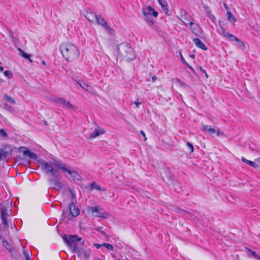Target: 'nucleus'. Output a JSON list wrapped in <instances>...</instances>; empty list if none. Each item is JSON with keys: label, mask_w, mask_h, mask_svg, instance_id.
Instances as JSON below:
<instances>
[{"label": "nucleus", "mask_w": 260, "mask_h": 260, "mask_svg": "<svg viewBox=\"0 0 260 260\" xmlns=\"http://www.w3.org/2000/svg\"><path fill=\"white\" fill-rule=\"evenodd\" d=\"M95 22H96L98 24L101 25L107 30H113L112 29L108 24L107 22L101 15L97 16Z\"/></svg>", "instance_id": "11"}, {"label": "nucleus", "mask_w": 260, "mask_h": 260, "mask_svg": "<svg viewBox=\"0 0 260 260\" xmlns=\"http://www.w3.org/2000/svg\"><path fill=\"white\" fill-rule=\"evenodd\" d=\"M97 15L95 13L92 12L91 11H87L86 14L85 15V17L90 22H94L97 17Z\"/></svg>", "instance_id": "20"}, {"label": "nucleus", "mask_w": 260, "mask_h": 260, "mask_svg": "<svg viewBox=\"0 0 260 260\" xmlns=\"http://www.w3.org/2000/svg\"><path fill=\"white\" fill-rule=\"evenodd\" d=\"M12 149L9 145H5L0 147V160L7 158L12 154Z\"/></svg>", "instance_id": "10"}, {"label": "nucleus", "mask_w": 260, "mask_h": 260, "mask_svg": "<svg viewBox=\"0 0 260 260\" xmlns=\"http://www.w3.org/2000/svg\"><path fill=\"white\" fill-rule=\"evenodd\" d=\"M224 6L225 7V8L226 9V10L228 11L229 8L227 6V5L225 4H224Z\"/></svg>", "instance_id": "47"}, {"label": "nucleus", "mask_w": 260, "mask_h": 260, "mask_svg": "<svg viewBox=\"0 0 260 260\" xmlns=\"http://www.w3.org/2000/svg\"><path fill=\"white\" fill-rule=\"evenodd\" d=\"M137 107H138L141 104L140 102H139L138 100H137V102H135Z\"/></svg>", "instance_id": "45"}, {"label": "nucleus", "mask_w": 260, "mask_h": 260, "mask_svg": "<svg viewBox=\"0 0 260 260\" xmlns=\"http://www.w3.org/2000/svg\"><path fill=\"white\" fill-rule=\"evenodd\" d=\"M18 51L19 52V54L20 56H21L24 58L28 59L30 62L32 61V60L30 58V55L25 53L20 48H18Z\"/></svg>", "instance_id": "27"}, {"label": "nucleus", "mask_w": 260, "mask_h": 260, "mask_svg": "<svg viewBox=\"0 0 260 260\" xmlns=\"http://www.w3.org/2000/svg\"><path fill=\"white\" fill-rule=\"evenodd\" d=\"M199 69L202 72L206 73V71L204 69H203L201 67H199Z\"/></svg>", "instance_id": "46"}, {"label": "nucleus", "mask_w": 260, "mask_h": 260, "mask_svg": "<svg viewBox=\"0 0 260 260\" xmlns=\"http://www.w3.org/2000/svg\"><path fill=\"white\" fill-rule=\"evenodd\" d=\"M76 81L83 89L88 91H90L91 90V87L86 83L81 80H76Z\"/></svg>", "instance_id": "24"}, {"label": "nucleus", "mask_w": 260, "mask_h": 260, "mask_svg": "<svg viewBox=\"0 0 260 260\" xmlns=\"http://www.w3.org/2000/svg\"><path fill=\"white\" fill-rule=\"evenodd\" d=\"M69 208L70 213L73 217H76L79 215L80 214V210L76 206L74 202L70 204Z\"/></svg>", "instance_id": "15"}, {"label": "nucleus", "mask_w": 260, "mask_h": 260, "mask_svg": "<svg viewBox=\"0 0 260 260\" xmlns=\"http://www.w3.org/2000/svg\"><path fill=\"white\" fill-rule=\"evenodd\" d=\"M48 181L51 183L53 188L57 189H60L62 187L61 183L57 180L53 178H49L48 179Z\"/></svg>", "instance_id": "19"}, {"label": "nucleus", "mask_w": 260, "mask_h": 260, "mask_svg": "<svg viewBox=\"0 0 260 260\" xmlns=\"http://www.w3.org/2000/svg\"><path fill=\"white\" fill-rule=\"evenodd\" d=\"M60 50L64 58L68 61H71L77 59L80 55L78 49L72 43L61 44Z\"/></svg>", "instance_id": "1"}, {"label": "nucleus", "mask_w": 260, "mask_h": 260, "mask_svg": "<svg viewBox=\"0 0 260 260\" xmlns=\"http://www.w3.org/2000/svg\"><path fill=\"white\" fill-rule=\"evenodd\" d=\"M193 42L198 47L204 50H207V47L204 44V43L199 39L194 38L193 39Z\"/></svg>", "instance_id": "22"}, {"label": "nucleus", "mask_w": 260, "mask_h": 260, "mask_svg": "<svg viewBox=\"0 0 260 260\" xmlns=\"http://www.w3.org/2000/svg\"><path fill=\"white\" fill-rule=\"evenodd\" d=\"M4 70V68L2 66H0V72H2Z\"/></svg>", "instance_id": "49"}, {"label": "nucleus", "mask_w": 260, "mask_h": 260, "mask_svg": "<svg viewBox=\"0 0 260 260\" xmlns=\"http://www.w3.org/2000/svg\"><path fill=\"white\" fill-rule=\"evenodd\" d=\"M228 20L230 21V22H235L237 21V19H236V18L233 16V15L232 14V13L228 11Z\"/></svg>", "instance_id": "33"}, {"label": "nucleus", "mask_w": 260, "mask_h": 260, "mask_svg": "<svg viewBox=\"0 0 260 260\" xmlns=\"http://www.w3.org/2000/svg\"><path fill=\"white\" fill-rule=\"evenodd\" d=\"M39 163L41 166L42 170L46 174H50L55 178H58L59 174L57 170L54 169L53 167L59 169L57 166L58 163L63 164L60 160L54 159L53 161L48 162L45 160L41 159L39 160Z\"/></svg>", "instance_id": "2"}, {"label": "nucleus", "mask_w": 260, "mask_h": 260, "mask_svg": "<svg viewBox=\"0 0 260 260\" xmlns=\"http://www.w3.org/2000/svg\"><path fill=\"white\" fill-rule=\"evenodd\" d=\"M119 53L127 61L135 59L136 55L133 49L126 43H122L117 47Z\"/></svg>", "instance_id": "3"}, {"label": "nucleus", "mask_w": 260, "mask_h": 260, "mask_svg": "<svg viewBox=\"0 0 260 260\" xmlns=\"http://www.w3.org/2000/svg\"><path fill=\"white\" fill-rule=\"evenodd\" d=\"M1 238H2V236L0 235V239H1Z\"/></svg>", "instance_id": "57"}, {"label": "nucleus", "mask_w": 260, "mask_h": 260, "mask_svg": "<svg viewBox=\"0 0 260 260\" xmlns=\"http://www.w3.org/2000/svg\"><path fill=\"white\" fill-rule=\"evenodd\" d=\"M157 80V77L156 76H154L152 78V80L153 82H154Z\"/></svg>", "instance_id": "44"}, {"label": "nucleus", "mask_w": 260, "mask_h": 260, "mask_svg": "<svg viewBox=\"0 0 260 260\" xmlns=\"http://www.w3.org/2000/svg\"><path fill=\"white\" fill-rule=\"evenodd\" d=\"M236 40H235V41L238 43V46H239V47H240V48H242V47H245V45H244V44L243 43V42H242L241 41H240V40L238 38H236Z\"/></svg>", "instance_id": "38"}, {"label": "nucleus", "mask_w": 260, "mask_h": 260, "mask_svg": "<svg viewBox=\"0 0 260 260\" xmlns=\"http://www.w3.org/2000/svg\"><path fill=\"white\" fill-rule=\"evenodd\" d=\"M142 13L145 20L148 23L151 25L153 24L154 21L150 16H153L154 17H157L158 16V13L152 7L149 6H147L143 8Z\"/></svg>", "instance_id": "5"}, {"label": "nucleus", "mask_w": 260, "mask_h": 260, "mask_svg": "<svg viewBox=\"0 0 260 260\" xmlns=\"http://www.w3.org/2000/svg\"><path fill=\"white\" fill-rule=\"evenodd\" d=\"M71 196L72 197V200H73V201H74V200H75V199H76L75 193L74 192L71 191Z\"/></svg>", "instance_id": "41"}, {"label": "nucleus", "mask_w": 260, "mask_h": 260, "mask_svg": "<svg viewBox=\"0 0 260 260\" xmlns=\"http://www.w3.org/2000/svg\"><path fill=\"white\" fill-rule=\"evenodd\" d=\"M42 63H43V64H44V65H45V64H46L45 61L44 60H43V61H42Z\"/></svg>", "instance_id": "53"}, {"label": "nucleus", "mask_w": 260, "mask_h": 260, "mask_svg": "<svg viewBox=\"0 0 260 260\" xmlns=\"http://www.w3.org/2000/svg\"><path fill=\"white\" fill-rule=\"evenodd\" d=\"M211 19L213 20L214 19H215V16H214L213 15H212L211 17Z\"/></svg>", "instance_id": "48"}, {"label": "nucleus", "mask_w": 260, "mask_h": 260, "mask_svg": "<svg viewBox=\"0 0 260 260\" xmlns=\"http://www.w3.org/2000/svg\"><path fill=\"white\" fill-rule=\"evenodd\" d=\"M89 210L95 217L106 218L108 216V214L99 206L90 207Z\"/></svg>", "instance_id": "9"}, {"label": "nucleus", "mask_w": 260, "mask_h": 260, "mask_svg": "<svg viewBox=\"0 0 260 260\" xmlns=\"http://www.w3.org/2000/svg\"><path fill=\"white\" fill-rule=\"evenodd\" d=\"M19 151L23 153V155L25 156H27L28 158L36 160L37 158V156L35 153L30 151L29 149L25 147H20L19 148Z\"/></svg>", "instance_id": "12"}, {"label": "nucleus", "mask_w": 260, "mask_h": 260, "mask_svg": "<svg viewBox=\"0 0 260 260\" xmlns=\"http://www.w3.org/2000/svg\"><path fill=\"white\" fill-rule=\"evenodd\" d=\"M205 74V76L207 78H208V75L207 74V73L206 72V73H204Z\"/></svg>", "instance_id": "52"}, {"label": "nucleus", "mask_w": 260, "mask_h": 260, "mask_svg": "<svg viewBox=\"0 0 260 260\" xmlns=\"http://www.w3.org/2000/svg\"><path fill=\"white\" fill-rule=\"evenodd\" d=\"M89 187L91 190H93L94 189H95L96 190H98L105 191V189L104 187H100L95 182L91 183L89 185Z\"/></svg>", "instance_id": "26"}, {"label": "nucleus", "mask_w": 260, "mask_h": 260, "mask_svg": "<svg viewBox=\"0 0 260 260\" xmlns=\"http://www.w3.org/2000/svg\"><path fill=\"white\" fill-rule=\"evenodd\" d=\"M241 160L243 162H245L246 164H248L250 166H251L255 168H257L259 167L258 165L256 164L255 162H254L252 161L247 160L244 157H242Z\"/></svg>", "instance_id": "28"}, {"label": "nucleus", "mask_w": 260, "mask_h": 260, "mask_svg": "<svg viewBox=\"0 0 260 260\" xmlns=\"http://www.w3.org/2000/svg\"><path fill=\"white\" fill-rule=\"evenodd\" d=\"M4 99L9 103L12 104H15L16 102L14 99H13L12 97L9 96L7 94H5L4 95Z\"/></svg>", "instance_id": "32"}, {"label": "nucleus", "mask_w": 260, "mask_h": 260, "mask_svg": "<svg viewBox=\"0 0 260 260\" xmlns=\"http://www.w3.org/2000/svg\"><path fill=\"white\" fill-rule=\"evenodd\" d=\"M63 239L67 246L70 247L73 252L76 251L78 248L77 246V242H80L81 244L84 243V241L82 240L81 238L75 235L69 236L64 235L63 237Z\"/></svg>", "instance_id": "4"}, {"label": "nucleus", "mask_w": 260, "mask_h": 260, "mask_svg": "<svg viewBox=\"0 0 260 260\" xmlns=\"http://www.w3.org/2000/svg\"><path fill=\"white\" fill-rule=\"evenodd\" d=\"M203 129L204 131L208 132L210 134L216 133L217 136H219L220 134V131L218 128H212L211 126L207 125L204 126Z\"/></svg>", "instance_id": "21"}, {"label": "nucleus", "mask_w": 260, "mask_h": 260, "mask_svg": "<svg viewBox=\"0 0 260 260\" xmlns=\"http://www.w3.org/2000/svg\"><path fill=\"white\" fill-rule=\"evenodd\" d=\"M140 134L144 137V140H146V137L145 133L143 131H140Z\"/></svg>", "instance_id": "42"}, {"label": "nucleus", "mask_w": 260, "mask_h": 260, "mask_svg": "<svg viewBox=\"0 0 260 260\" xmlns=\"http://www.w3.org/2000/svg\"><path fill=\"white\" fill-rule=\"evenodd\" d=\"M8 137V135L5 130L3 128L0 129V139L2 140L6 139Z\"/></svg>", "instance_id": "30"}, {"label": "nucleus", "mask_w": 260, "mask_h": 260, "mask_svg": "<svg viewBox=\"0 0 260 260\" xmlns=\"http://www.w3.org/2000/svg\"><path fill=\"white\" fill-rule=\"evenodd\" d=\"M220 27L223 37L228 38L229 40L231 41L237 40L236 37L235 36L226 31L225 28H223L222 26L220 25Z\"/></svg>", "instance_id": "17"}, {"label": "nucleus", "mask_w": 260, "mask_h": 260, "mask_svg": "<svg viewBox=\"0 0 260 260\" xmlns=\"http://www.w3.org/2000/svg\"><path fill=\"white\" fill-rule=\"evenodd\" d=\"M186 145L188 148L190 150V152H192L194 149L193 145L189 142L186 143Z\"/></svg>", "instance_id": "39"}, {"label": "nucleus", "mask_w": 260, "mask_h": 260, "mask_svg": "<svg viewBox=\"0 0 260 260\" xmlns=\"http://www.w3.org/2000/svg\"><path fill=\"white\" fill-rule=\"evenodd\" d=\"M176 80L177 81L178 83H179L181 86H183L184 85V83H183L180 80L177 79Z\"/></svg>", "instance_id": "43"}, {"label": "nucleus", "mask_w": 260, "mask_h": 260, "mask_svg": "<svg viewBox=\"0 0 260 260\" xmlns=\"http://www.w3.org/2000/svg\"><path fill=\"white\" fill-rule=\"evenodd\" d=\"M236 257L239 258V256L238 255H236Z\"/></svg>", "instance_id": "56"}, {"label": "nucleus", "mask_w": 260, "mask_h": 260, "mask_svg": "<svg viewBox=\"0 0 260 260\" xmlns=\"http://www.w3.org/2000/svg\"><path fill=\"white\" fill-rule=\"evenodd\" d=\"M44 124L45 125H47L48 124L47 122V121H45Z\"/></svg>", "instance_id": "54"}, {"label": "nucleus", "mask_w": 260, "mask_h": 260, "mask_svg": "<svg viewBox=\"0 0 260 260\" xmlns=\"http://www.w3.org/2000/svg\"><path fill=\"white\" fill-rule=\"evenodd\" d=\"M220 27L223 37L228 38L229 40L231 41L237 40L236 37L235 36L226 31L225 28H223L222 26L220 25Z\"/></svg>", "instance_id": "18"}, {"label": "nucleus", "mask_w": 260, "mask_h": 260, "mask_svg": "<svg viewBox=\"0 0 260 260\" xmlns=\"http://www.w3.org/2000/svg\"><path fill=\"white\" fill-rule=\"evenodd\" d=\"M105 133V131L102 128H101L100 129H95L94 132L90 135L89 138L94 139L100 136V135L103 134Z\"/></svg>", "instance_id": "23"}, {"label": "nucleus", "mask_w": 260, "mask_h": 260, "mask_svg": "<svg viewBox=\"0 0 260 260\" xmlns=\"http://www.w3.org/2000/svg\"><path fill=\"white\" fill-rule=\"evenodd\" d=\"M158 2L164 11L168 10V5L165 0H158Z\"/></svg>", "instance_id": "31"}, {"label": "nucleus", "mask_w": 260, "mask_h": 260, "mask_svg": "<svg viewBox=\"0 0 260 260\" xmlns=\"http://www.w3.org/2000/svg\"><path fill=\"white\" fill-rule=\"evenodd\" d=\"M94 260H102L100 258L96 257L94 258Z\"/></svg>", "instance_id": "51"}, {"label": "nucleus", "mask_w": 260, "mask_h": 260, "mask_svg": "<svg viewBox=\"0 0 260 260\" xmlns=\"http://www.w3.org/2000/svg\"><path fill=\"white\" fill-rule=\"evenodd\" d=\"M179 54H180V58H181V61H182L183 63L187 66L189 68H190V69L191 70H193V69L192 68V67L191 66H190L188 63L185 61V59L184 58L183 56H182V53L181 52V51H179Z\"/></svg>", "instance_id": "34"}, {"label": "nucleus", "mask_w": 260, "mask_h": 260, "mask_svg": "<svg viewBox=\"0 0 260 260\" xmlns=\"http://www.w3.org/2000/svg\"><path fill=\"white\" fill-rule=\"evenodd\" d=\"M23 254L26 260H32L30 258V257H29V253L26 250H25V249L23 250Z\"/></svg>", "instance_id": "36"}, {"label": "nucleus", "mask_w": 260, "mask_h": 260, "mask_svg": "<svg viewBox=\"0 0 260 260\" xmlns=\"http://www.w3.org/2000/svg\"><path fill=\"white\" fill-rule=\"evenodd\" d=\"M102 245L109 250L113 251L114 250L113 246L109 243H104Z\"/></svg>", "instance_id": "35"}, {"label": "nucleus", "mask_w": 260, "mask_h": 260, "mask_svg": "<svg viewBox=\"0 0 260 260\" xmlns=\"http://www.w3.org/2000/svg\"><path fill=\"white\" fill-rule=\"evenodd\" d=\"M178 18L186 25L188 24L190 28L193 32H194V30L196 29L194 26H197V25H194L193 21V19L186 11L181 10L180 16H178Z\"/></svg>", "instance_id": "6"}, {"label": "nucleus", "mask_w": 260, "mask_h": 260, "mask_svg": "<svg viewBox=\"0 0 260 260\" xmlns=\"http://www.w3.org/2000/svg\"><path fill=\"white\" fill-rule=\"evenodd\" d=\"M54 102L61 105L63 108L68 109H72L74 107L70 102L67 101L63 98H56L54 99Z\"/></svg>", "instance_id": "13"}, {"label": "nucleus", "mask_w": 260, "mask_h": 260, "mask_svg": "<svg viewBox=\"0 0 260 260\" xmlns=\"http://www.w3.org/2000/svg\"><path fill=\"white\" fill-rule=\"evenodd\" d=\"M245 248L249 252L248 256L249 257L252 256L257 260H260V255L257 254L255 251H252L251 249L247 247H245Z\"/></svg>", "instance_id": "25"}, {"label": "nucleus", "mask_w": 260, "mask_h": 260, "mask_svg": "<svg viewBox=\"0 0 260 260\" xmlns=\"http://www.w3.org/2000/svg\"><path fill=\"white\" fill-rule=\"evenodd\" d=\"M1 206V217L3 221V223L6 226L8 227V224L7 220V217L9 215L8 210L9 209V203H2L0 204Z\"/></svg>", "instance_id": "8"}, {"label": "nucleus", "mask_w": 260, "mask_h": 260, "mask_svg": "<svg viewBox=\"0 0 260 260\" xmlns=\"http://www.w3.org/2000/svg\"><path fill=\"white\" fill-rule=\"evenodd\" d=\"M94 246L97 248V249H99L102 246H103L102 245V244H98V243H94Z\"/></svg>", "instance_id": "40"}, {"label": "nucleus", "mask_w": 260, "mask_h": 260, "mask_svg": "<svg viewBox=\"0 0 260 260\" xmlns=\"http://www.w3.org/2000/svg\"><path fill=\"white\" fill-rule=\"evenodd\" d=\"M3 105L4 106V108L8 111L10 112L11 113H15V110L14 107L9 105L7 103H3Z\"/></svg>", "instance_id": "29"}, {"label": "nucleus", "mask_w": 260, "mask_h": 260, "mask_svg": "<svg viewBox=\"0 0 260 260\" xmlns=\"http://www.w3.org/2000/svg\"><path fill=\"white\" fill-rule=\"evenodd\" d=\"M4 75L6 77H8L9 79L12 77V73L11 71L9 70L5 71L4 72Z\"/></svg>", "instance_id": "37"}, {"label": "nucleus", "mask_w": 260, "mask_h": 260, "mask_svg": "<svg viewBox=\"0 0 260 260\" xmlns=\"http://www.w3.org/2000/svg\"><path fill=\"white\" fill-rule=\"evenodd\" d=\"M57 166L59 167V169L62 171L63 173L68 176V174L70 175L73 180L79 181L81 180V176L78 173L75 171H72L66 167L65 164L58 163Z\"/></svg>", "instance_id": "7"}, {"label": "nucleus", "mask_w": 260, "mask_h": 260, "mask_svg": "<svg viewBox=\"0 0 260 260\" xmlns=\"http://www.w3.org/2000/svg\"><path fill=\"white\" fill-rule=\"evenodd\" d=\"M74 253H76L80 257L84 258L85 260H89L90 256V252L89 250H85L78 248L77 250L75 251Z\"/></svg>", "instance_id": "14"}, {"label": "nucleus", "mask_w": 260, "mask_h": 260, "mask_svg": "<svg viewBox=\"0 0 260 260\" xmlns=\"http://www.w3.org/2000/svg\"><path fill=\"white\" fill-rule=\"evenodd\" d=\"M3 245L11 253L13 256H16L17 254L15 252L14 248L7 240L3 241Z\"/></svg>", "instance_id": "16"}, {"label": "nucleus", "mask_w": 260, "mask_h": 260, "mask_svg": "<svg viewBox=\"0 0 260 260\" xmlns=\"http://www.w3.org/2000/svg\"><path fill=\"white\" fill-rule=\"evenodd\" d=\"M3 82V80H2L0 79V82Z\"/></svg>", "instance_id": "55"}, {"label": "nucleus", "mask_w": 260, "mask_h": 260, "mask_svg": "<svg viewBox=\"0 0 260 260\" xmlns=\"http://www.w3.org/2000/svg\"><path fill=\"white\" fill-rule=\"evenodd\" d=\"M256 161L257 162L260 163V157H258L256 159Z\"/></svg>", "instance_id": "50"}]
</instances>
